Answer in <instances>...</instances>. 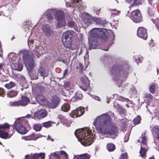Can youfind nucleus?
<instances>
[{"label": "nucleus", "mask_w": 159, "mask_h": 159, "mask_svg": "<svg viewBox=\"0 0 159 159\" xmlns=\"http://www.w3.org/2000/svg\"><path fill=\"white\" fill-rule=\"evenodd\" d=\"M43 126L45 127L48 128L51 126V123L50 121L44 122L43 123Z\"/></svg>", "instance_id": "nucleus-43"}, {"label": "nucleus", "mask_w": 159, "mask_h": 159, "mask_svg": "<svg viewBox=\"0 0 159 159\" xmlns=\"http://www.w3.org/2000/svg\"><path fill=\"white\" fill-rule=\"evenodd\" d=\"M15 127L16 131L20 134H25L27 132L25 128L20 122L16 123Z\"/></svg>", "instance_id": "nucleus-18"}, {"label": "nucleus", "mask_w": 159, "mask_h": 159, "mask_svg": "<svg viewBox=\"0 0 159 159\" xmlns=\"http://www.w3.org/2000/svg\"><path fill=\"white\" fill-rule=\"evenodd\" d=\"M52 155H53V156L54 158H58L59 157V155L56 153V152H54L53 153H51L50 155V157L49 158V159H51V157L52 156Z\"/></svg>", "instance_id": "nucleus-45"}, {"label": "nucleus", "mask_w": 159, "mask_h": 159, "mask_svg": "<svg viewBox=\"0 0 159 159\" xmlns=\"http://www.w3.org/2000/svg\"><path fill=\"white\" fill-rule=\"evenodd\" d=\"M31 52V54L30 56L33 55V57H32L33 59L34 56H37L38 58L42 54H43L44 52V49L41 46H36L35 47V48L33 50L32 53L31 52ZM34 60V59H33Z\"/></svg>", "instance_id": "nucleus-11"}, {"label": "nucleus", "mask_w": 159, "mask_h": 159, "mask_svg": "<svg viewBox=\"0 0 159 159\" xmlns=\"http://www.w3.org/2000/svg\"><path fill=\"white\" fill-rule=\"evenodd\" d=\"M110 98L107 97V103H109L110 101Z\"/></svg>", "instance_id": "nucleus-61"}, {"label": "nucleus", "mask_w": 159, "mask_h": 159, "mask_svg": "<svg viewBox=\"0 0 159 159\" xmlns=\"http://www.w3.org/2000/svg\"><path fill=\"white\" fill-rule=\"evenodd\" d=\"M36 99L39 102H44L46 99L41 94H37L36 93Z\"/></svg>", "instance_id": "nucleus-28"}, {"label": "nucleus", "mask_w": 159, "mask_h": 159, "mask_svg": "<svg viewBox=\"0 0 159 159\" xmlns=\"http://www.w3.org/2000/svg\"><path fill=\"white\" fill-rule=\"evenodd\" d=\"M43 155L45 156V154L43 153H36L34 154H31L30 155H27L25 156V158L24 159H31V157H33L34 159H37L39 157H40L42 159Z\"/></svg>", "instance_id": "nucleus-22"}, {"label": "nucleus", "mask_w": 159, "mask_h": 159, "mask_svg": "<svg viewBox=\"0 0 159 159\" xmlns=\"http://www.w3.org/2000/svg\"><path fill=\"white\" fill-rule=\"evenodd\" d=\"M154 133L155 137L158 139H159V127L155 126L153 128Z\"/></svg>", "instance_id": "nucleus-30"}, {"label": "nucleus", "mask_w": 159, "mask_h": 159, "mask_svg": "<svg viewBox=\"0 0 159 159\" xmlns=\"http://www.w3.org/2000/svg\"><path fill=\"white\" fill-rule=\"evenodd\" d=\"M68 73V70L67 69H66L64 70V72L63 73V75L64 76H65L67 75Z\"/></svg>", "instance_id": "nucleus-60"}, {"label": "nucleus", "mask_w": 159, "mask_h": 159, "mask_svg": "<svg viewBox=\"0 0 159 159\" xmlns=\"http://www.w3.org/2000/svg\"><path fill=\"white\" fill-rule=\"evenodd\" d=\"M82 21L86 25H88L92 23V17L90 16L89 14L86 13H84L81 16Z\"/></svg>", "instance_id": "nucleus-17"}, {"label": "nucleus", "mask_w": 159, "mask_h": 159, "mask_svg": "<svg viewBox=\"0 0 159 159\" xmlns=\"http://www.w3.org/2000/svg\"><path fill=\"white\" fill-rule=\"evenodd\" d=\"M114 107L115 108L117 109H120L121 108L120 105L116 103H115L114 105Z\"/></svg>", "instance_id": "nucleus-54"}, {"label": "nucleus", "mask_w": 159, "mask_h": 159, "mask_svg": "<svg viewBox=\"0 0 159 159\" xmlns=\"http://www.w3.org/2000/svg\"><path fill=\"white\" fill-rule=\"evenodd\" d=\"M62 41L64 46L65 47L70 48L71 47V39H62Z\"/></svg>", "instance_id": "nucleus-27"}, {"label": "nucleus", "mask_w": 159, "mask_h": 159, "mask_svg": "<svg viewBox=\"0 0 159 159\" xmlns=\"http://www.w3.org/2000/svg\"><path fill=\"white\" fill-rule=\"evenodd\" d=\"M55 18L57 21L56 25L57 27L65 26L66 24L64 14L63 11H57L54 14Z\"/></svg>", "instance_id": "nucleus-7"}, {"label": "nucleus", "mask_w": 159, "mask_h": 159, "mask_svg": "<svg viewBox=\"0 0 159 159\" xmlns=\"http://www.w3.org/2000/svg\"><path fill=\"white\" fill-rule=\"evenodd\" d=\"M92 22L94 21L97 24H103V21L99 18H97L95 17H93L92 18Z\"/></svg>", "instance_id": "nucleus-36"}, {"label": "nucleus", "mask_w": 159, "mask_h": 159, "mask_svg": "<svg viewBox=\"0 0 159 159\" xmlns=\"http://www.w3.org/2000/svg\"><path fill=\"white\" fill-rule=\"evenodd\" d=\"M129 134H127L125 135L124 138V142H126L128 141L129 139Z\"/></svg>", "instance_id": "nucleus-50"}, {"label": "nucleus", "mask_w": 159, "mask_h": 159, "mask_svg": "<svg viewBox=\"0 0 159 159\" xmlns=\"http://www.w3.org/2000/svg\"><path fill=\"white\" fill-rule=\"evenodd\" d=\"M70 108L69 104L66 103H64L61 107V110L65 112L68 111Z\"/></svg>", "instance_id": "nucleus-34"}, {"label": "nucleus", "mask_w": 159, "mask_h": 159, "mask_svg": "<svg viewBox=\"0 0 159 159\" xmlns=\"http://www.w3.org/2000/svg\"><path fill=\"white\" fill-rule=\"evenodd\" d=\"M155 86L154 84H151L150 85L149 87V90L151 93H155Z\"/></svg>", "instance_id": "nucleus-41"}, {"label": "nucleus", "mask_w": 159, "mask_h": 159, "mask_svg": "<svg viewBox=\"0 0 159 159\" xmlns=\"http://www.w3.org/2000/svg\"><path fill=\"white\" fill-rule=\"evenodd\" d=\"M90 156L87 154H84L82 155L77 156L76 159H89Z\"/></svg>", "instance_id": "nucleus-31"}, {"label": "nucleus", "mask_w": 159, "mask_h": 159, "mask_svg": "<svg viewBox=\"0 0 159 159\" xmlns=\"http://www.w3.org/2000/svg\"><path fill=\"white\" fill-rule=\"evenodd\" d=\"M109 47H107L105 48H102V49L104 51H107Z\"/></svg>", "instance_id": "nucleus-64"}, {"label": "nucleus", "mask_w": 159, "mask_h": 159, "mask_svg": "<svg viewBox=\"0 0 159 159\" xmlns=\"http://www.w3.org/2000/svg\"><path fill=\"white\" fill-rule=\"evenodd\" d=\"M146 97L149 100H151L152 98V96L150 94H148L146 95Z\"/></svg>", "instance_id": "nucleus-55"}, {"label": "nucleus", "mask_w": 159, "mask_h": 159, "mask_svg": "<svg viewBox=\"0 0 159 159\" xmlns=\"http://www.w3.org/2000/svg\"><path fill=\"white\" fill-rule=\"evenodd\" d=\"M81 81L82 83L81 88L84 91H86L89 88V81L86 77L81 78Z\"/></svg>", "instance_id": "nucleus-16"}, {"label": "nucleus", "mask_w": 159, "mask_h": 159, "mask_svg": "<svg viewBox=\"0 0 159 159\" xmlns=\"http://www.w3.org/2000/svg\"><path fill=\"white\" fill-rule=\"evenodd\" d=\"M47 139L48 140H51L52 141H54V139H52L49 135L48 136V138Z\"/></svg>", "instance_id": "nucleus-59"}, {"label": "nucleus", "mask_w": 159, "mask_h": 159, "mask_svg": "<svg viewBox=\"0 0 159 159\" xmlns=\"http://www.w3.org/2000/svg\"><path fill=\"white\" fill-rule=\"evenodd\" d=\"M66 18L68 22V25L74 28L76 30L78 31L77 25L74 22L71 20L69 14L66 16Z\"/></svg>", "instance_id": "nucleus-21"}, {"label": "nucleus", "mask_w": 159, "mask_h": 159, "mask_svg": "<svg viewBox=\"0 0 159 159\" xmlns=\"http://www.w3.org/2000/svg\"><path fill=\"white\" fill-rule=\"evenodd\" d=\"M141 117L139 116H137L133 120V122L134 123L137 125L140 123L141 120Z\"/></svg>", "instance_id": "nucleus-40"}, {"label": "nucleus", "mask_w": 159, "mask_h": 159, "mask_svg": "<svg viewBox=\"0 0 159 159\" xmlns=\"http://www.w3.org/2000/svg\"><path fill=\"white\" fill-rule=\"evenodd\" d=\"M51 102L50 103L49 106L52 108H56L60 102V99L57 96H53L52 97Z\"/></svg>", "instance_id": "nucleus-19"}, {"label": "nucleus", "mask_w": 159, "mask_h": 159, "mask_svg": "<svg viewBox=\"0 0 159 159\" xmlns=\"http://www.w3.org/2000/svg\"><path fill=\"white\" fill-rule=\"evenodd\" d=\"M3 65L2 63L0 64V70H2V69Z\"/></svg>", "instance_id": "nucleus-63"}, {"label": "nucleus", "mask_w": 159, "mask_h": 159, "mask_svg": "<svg viewBox=\"0 0 159 159\" xmlns=\"http://www.w3.org/2000/svg\"><path fill=\"white\" fill-rule=\"evenodd\" d=\"M47 115V112L44 110H41L36 111L34 113V115L36 118L40 119L45 117Z\"/></svg>", "instance_id": "nucleus-20"}, {"label": "nucleus", "mask_w": 159, "mask_h": 159, "mask_svg": "<svg viewBox=\"0 0 159 159\" xmlns=\"http://www.w3.org/2000/svg\"><path fill=\"white\" fill-rule=\"evenodd\" d=\"M16 55L15 53H11L8 55V57L9 59L12 68L15 70L20 71L23 68L21 61L18 58H17Z\"/></svg>", "instance_id": "nucleus-6"}, {"label": "nucleus", "mask_w": 159, "mask_h": 159, "mask_svg": "<svg viewBox=\"0 0 159 159\" xmlns=\"http://www.w3.org/2000/svg\"><path fill=\"white\" fill-rule=\"evenodd\" d=\"M31 52L27 50H23L20 53L24 60L26 67L28 70V74L32 80H36L38 78L37 74L34 71L36 70V66L34 64L32 57L33 55L30 56Z\"/></svg>", "instance_id": "nucleus-2"}, {"label": "nucleus", "mask_w": 159, "mask_h": 159, "mask_svg": "<svg viewBox=\"0 0 159 159\" xmlns=\"http://www.w3.org/2000/svg\"><path fill=\"white\" fill-rule=\"evenodd\" d=\"M42 128V126L39 124H35L34 126V129L36 131H40Z\"/></svg>", "instance_id": "nucleus-39"}, {"label": "nucleus", "mask_w": 159, "mask_h": 159, "mask_svg": "<svg viewBox=\"0 0 159 159\" xmlns=\"http://www.w3.org/2000/svg\"><path fill=\"white\" fill-rule=\"evenodd\" d=\"M30 24V22H25V27H26L28 29H30L31 28Z\"/></svg>", "instance_id": "nucleus-46"}, {"label": "nucleus", "mask_w": 159, "mask_h": 159, "mask_svg": "<svg viewBox=\"0 0 159 159\" xmlns=\"http://www.w3.org/2000/svg\"><path fill=\"white\" fill-rule=\"evenodd\" d=\"M18 93V92L15 90H11L7 93V97L10 98H12L16 96Z\"/></svg>", "instance_id": "nucleus-32"}, {"label": "nucleus", "mask_w": 159, "mask_h": 159, "mask_svg": "<svg viewBox=\"0 0 159 159\" xmlns=\"http://www.w3.org/2000/svg\"><path fill=\"white\" fill-rule=\"evenodd\" d=\"M61 121L63 124L66 126L68 127L70 126V125L72 122L71 121L68 120L66 118L62 116H61L60 118Z\"/></svg>", "instance_id": "nucleus-25"}, {"label": "nucleus", "mask_w": 159, "mask_h": 159, "mask_svg": "<svg viewBox=\"0 0 159 159\" xmlns=\"http://www.w3.org/2000/svg\"><path fill=\"white\" fill-rule=\"evenodd\" d=\"M137 36L144 39H146L148 37L146 29L143 27H139L137 32Z\"/></svg>", "instance_id": "nucleus-14"}, {"label": "nucleus", "mask_w": 159, "mask_h": 159, "mask_svg": "<svg viewBox=\"0 0 159 159\" xmlns=\"http://www.w3.org/2000/svg\"><path fill=\"white\" fill-rule=\"evenodd\" d=\"M120 13V11L116 10H114L112 11L111 13L114 15H118Z\"/></svg>", "instance_id": "nucleus-51"}, {"label": "nucleus", "mask_w": 159, "mask_h": 159, "mask_svg": "<svg viewBox=\"0 0 159 159\" xmlns=\"http://www.w3.org/2000/svg\"><path fill=\"white\" fill-rule=\"evenodd\" d=\"M130 18L134 22H140L142 19V16L140 11L137 10L132 11L131 13Z\"/></svg>", "instance_id": "nucleus-12"}, {"label": "nucleus", "mask_w": 159, "mask_h": 159, "mask_svg": "<svg viewBox=\"0 0 159 159\" xmlns=\"http://www.w3.org/2000/svg\"><path fill=\"white\" fill-rule=\"evenodd\" d=\"M97 130L99 133L109 136L114 139L118 134V130L115 124L111 121L110 116L103 114L98 116L93 122Z\"/></svg>", "instance_id": "nucleus-1"}, {"label": "nucleus", "mask_w": 159, "mask_h": 159, "mask_svg": "<svg viewBox=\"0 0 159 159\" xmlns=\"http://www.w3.org/2000/svg\"><path fill=\"white\" fill-rule=\"evenodd\" d=\"M10 127V125L6 123L0 125V137L6 139L11 136H9V134L6 131V129L9 128Z\"/></svg>", "instance_id": "nucleus-10"}, {"label": "nucleus", "mask_w": 159, "mask_h": 159, "mask_svg": "<svg viewBox=\"0 0 159 159\" xmlns=\"http://www.w3.org/2000/svg\"><path fill=\"white\" fill-rule=\"evenodd\" d=\"M34 43V41L33 40H30L28 41V45L30 48V47H33V45Z\"/></svg>", "instance_id": "nucleus-47"}, {"label": "nucleus", "mask_w": 159, "mask_h": 159, "mask_svg": "<svg viewBox=\"0 0 159 159\" xmlns=\"http://www.w3.org/2000/svg\"><path fill=\"white\" fill-rule=\"evenodd\" d=\"M84 112V108L80 107L73 110L70 114V116L73 118H76L82 116Z\"/></svg>", "instance_id": "nucleus-13"}, {"label": "nucleus", "mask_w": 159, "mask_h": 159, "mask_svg": "<svg viewBox=\"0 0 159 159\" xmlns=\"http://www.w3.org/2000/svg\"><path fill=\"white\" fill-rule=\"evenodd\" d=\"M115 145L112 143H108L107 146V150L110 152L114 151L115 149Z\"/></svg>", "instance_id": "nucleus-33"}, {"label": "nucleus", "mask_w": 159, "mask_h": 159, "mask_svg": "<svg viewBox=\"0 0 159 159\" xmlns=\"http://www.w3.org/2000/svg\"><path fill=\"white\" fill-rule=\"evenodd\" d=\"M134 3L136 5H140L142 3L141 0H134Z\"/></svg>", "instance_id": "nucleus-52"}, {"label": "nucleus", "mask_w": 159, "mask_h": 159, "mask_svg": "<svg viewBox=\"0 0 159 159\" xmlns=\"http://www.w3.org/2000/svg\"><path fill=\"white\" fill-rule=\"evenodd\" d=\"M156 26L157 30L159 31V23L156 25Z\"/></svg>", "instance_id": "nucleus-62"}, {"label": "nucleus", "mask_w": 159, "mask_h": 159, "mask_svg": "<svg viewBox=\"0 0 159 159\" xmlns=\"http://www.w3.org/2000/svg\"><path fill=\"white\" fill-rule=\"evenodd\" d=\"M90 37L89 39V47L91 48H95L98 47L99 44L97 40L98 37L106 38L108 33L104 29L95 28L91 31Z\"/></svg>", "instance_id": "nucleus-4"}, {"label": "nucleus", "mask_w": 159, "mask_h": 159, "mask_svg": "<svg viewBox=\"0 0 159 159\" xmlns=\"http://www.w3.org/2000/svg\"><path fill=\"white\" fill-rule=\"evenodd\" d=\"M142 58L141 55H139L138 57H135V61L137 63L141 62L142 60Z\"/></svg>", "instance_id": "nucleus-44"}, {"label": "nucleus", "mask_w": 159, "mask_h": 159, "mask_svg": "<svg viewBox=\"0 0 159 159\" xmlns=\"http://www.w3.org/2000/svg\"><path fill=\"white\" fill-rule=\"evenodd\" d=\"M38 72L43 77H47L48 75V74L46 72L45 69L42 66L39 67Z\"/></svg>", "instance_id": "nucleus-26"}, {"label": "nucleus", "mask_w": 159, "mask_h": 159, "mask_svg": "<svg viewBox=\"0 0 159 159\" xmlns=\"http://www.w3.org/2000/svg\"><path fill=\"white\" fill-rule=\"evenodd\" d=\"M82 97V94L78 93H76L74 96L71 98V100L72 101H75L81 99Z\"/></svg>", "instance_id": "nucleus-29"}, {"label": "nucleus", "mask_w": 159, "mask_h": 159, "mask_svg": "<svg viewBox=\"0 0 159 159\" xmlns=\"http://www.w3.org/2000/svg\"><path fill=\"white\" fill-rule=\"evenodd\" d=\"M91 133V131L88 128L77 130L75 132L79 141L84 146L90 145L93 142Z\"/></svg>", "instance_id": "nucleus-3"}, {"label": "nucleus", "mask_w": 159, "mask_h": 159, "mask_svg": "<svg viewBox=\"0 0 159 159\" xmlns=\"http://www.w3.org/2000/svg\"><path fill=\"white\" fill-rule=\"evenodd\" d=\"M128 66L126 65L123 67L121 66L115 64L111 70V74L113 79L116 80H120L121 81L125 79L128 73Z\"/></svg>", "instance_id": "nucleus-5"}, {"label": "nucleus", "mask_w": 159, "mask_h": 159, "mask_svg": "<svg viewBox=\"0 0 159 159\" xmlns=\"http://www.w3.org/2000/svg\"><path fill=\"white\" fill-rule=\"evenodd\" d=\"M118 100L122 101H127L128 99L127 98H123L121 96H119L117 98Z\"/></svg>", "instance_id": "nucleus-49"}, {"label": "nucleus", "mask_w": 159, "mask_h": 159, "mask_svg": "<svg viewBox=\"0 0 159 159\" xmlns=\"http://www.w3.org/2000/svg\"><path fill=\"white\" fill-rule=\"evenodd\" d=\"M22 139H24L25 140H35L36 139L34 138L33 135H31L28 136H26L25 137H22Z\"/></svg>", "instance_id": "nucleus-38"}, {"label": "nucleus", "mask_w": 159, "mask_h": 159, "mask_svg": "<svg viewBox=\"0 0 159 159\" xmlns=\"http://www.w3.org/2000/svg\"><path fill=\"white\" fill-rule=\"evenodd\" d=\"M16 85V84L14 82H11L9 83L6 84L5 86L6 88L7 89H10L14 87Z\"/></svg>", "instance_id": "nucleus-37"}, {"label": "nucleus", "mask_w": 159, "mask_h": 159, "mask_svg": "<svg viewBox=\"0 0 159 159\" xmlns=\"http://www.w3.org/2000/svg\"><path fill=\"white\" fill-rule=\"evenodd\" d=\"M36 90V93H37L38 94L40 93L43 92L44 90V89L43 87L38 85L37 86Z\"/></svg>", "instance_id": "nucleus-35"}, {"label": "nucleus", "mask_w": 159, "mask_h": 159, "mask_svg": "<svg viewBox=\"0 0 159 159\" xmlns=\"http://www.w3.org/2000/svg\"><path fill=\"white\" fill-rule=\"evenodd\" d=\"M43 30L44 33L47 36H50L53 33V31L48 25L43 26Z\"/></svg>", "instance_id": "nucleus-24"}, {"label": "nucleus", "mask_w": 159, "mask_h": 159, "mask_svg": "<svg viewBox=\"0 0 159 159\" xmlns=\"http://www.w3.org/2000/svg\"><path fill=\"white\" fill-rule=\"evenodd\" d=\"M60 152V154L63 156L64 159H68V155L65 151H61Z\"/></svg>", "instance_id": "nucleus-42"}, {"label": "nucleus", "mask_w": 159, "mask_h": 159, "mask_svg": "<svg viewBox=\"0 0 159 159\" xmlns=\"http://www.w3.org/2000/svg\"><path fill=\"white\" fill-rule=\"evenodd\" d=\"M93 98L96 100L99 101H100V98L98 96H93Z\"/></svg>", "instance_id": "nucleus-58"}, {"label": "nucleus", "mask_w": 159, "mask_h": 159, "mask_svg": "<svg viewBox=\"0 0 159 159\" xmlns=\"http://www.w3.org/2000/svg\"><path fill=\"white\" fill-rule=\"evenodd\" d=\"M30 102V98L25 96H21V99L18 101L10 102L12 106H25Z\"/></svg>", "instance_id": "nucleus-9"}, {"label": "nucleus", "mask_w": 159, "mask_h": 159, "mask_svg": "<svg viewBox=\"0 0 159 159\" xmlns=\"http://www.w3.org/2000/svg\"><path fill=\"white\" fill-rule=\"evenodd\" d=\"M75 34L74 32L72 30H68L66 31L63 34L62 39H71Z\"/></svg>", "instance_id": "nucleus-23"}, {"label": "nucleus", "mask_w": 159, "mask_h": 159, "mask_svg": "<svg viewBox=\"0 0 159 159\" xmlns=\"http://www.w3.org/2000/svg\"><path fill=\"white\" fill-rule=\"evenodd\" d=\"M70 4V7H75L79 11L83 10L82 0H72Z\"/></svg>", "instance_id": "nucleus-15"}, {"label": "nucleus", "mask_w": 159, "mask_h": 159, "mask_svg": "<svg viewBox=\"0 0 159 159\" xmlns=\"http://www.w3.org/2000/svg\"><path fill=\"white\" fill-rule=\"evenodd\" d=\"M127 154L126 153L122 154L119 159H127Z\"/></svg>", "instance_id": "nucleus-48"}, {"label": "nucleus", "mask_w": 159, "mask_h": 159, "mask_svg": "<svg viewBox=\"0 0 159 159\" xmlns=\"http://www.w3.org/2000/svg\"><path fill=\"white\" fill-rule=\"evenodd\" d=\"M70 83L68 81L65 82L64 84V87L65 88H68L70 87Z\"/></svg>", "instance_id": "nucleus-53"}, {"label": "nucleus", "mask_w": 159, "mask_h": 159, "mask_svg": "<svg viewBox=\"0 0 159 159\" xmlns=\"http://www.w3.org/2000/svg\"><path fill=\"white\" fill-rule=\"evenodd\" d=\"M108 60V58L107 57H104L103 58H102L101 59V61H102L103 62H106Z\"/></svg>", "instance_id": "nucleus-56"}, {"label": "nucleus", "mask_w": 159, "mask_h": 159, "mask_svg": "<svg viewBox=\"0 0 159 159\" xmlns=\"http://www.w3.org/2000/svg\"><path fill=\"white\" fill-rule=\"evenodd\" d=\"M141 149L139 151L140 156L143 159H145L146 152L148 149L147 145V139L146 137H143L141 138Z\"/></svg>", "instance_id": "nucleus-8"}, {"label": "nucleus", "mask_w": 159, "mask_h": 159, "mask_svg": "<svg viewBox=\"0 0 159 159\" xmlns=\"http://www.w3.org/2000/svg\"><path fill=\"white\" fill-rule=\"evenodd\" d=\"M3 93L4 92L3 89L0 88V96L3 97L4 96Z\"/></svg>", "instance_id": "nucleus-57"}]
</instances>
